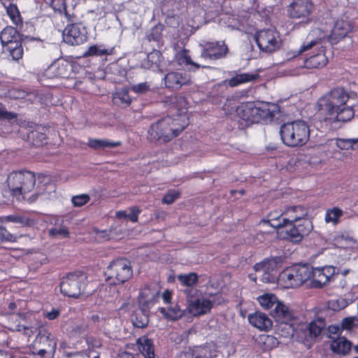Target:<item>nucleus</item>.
Returning a JSON list of instances; mask_svg holds the SVG:
<instances>
[{"label": "nucleus", "mask_w": 358, "mask_h": 358, "mask_svg": "<svg viewBox=\"0 0 358 358\" xmlns=\"http://www.w3.org/2000/svg\"><path fill=\"white\" fill-rule=\"evenodd\" d=\"M336 268L333 266L311 268L309 266L311 287L322 288L331 281L334 280Z\"/></svg>", "instance_id": "2eb2a0df"}, {"label": "nucleus", "mask_w": 358, "mask_h": 358, "mask_svg": "<svg viewBox=\"0 0 358 358\" xmlns=\"http://www.w3.org/2000/svg\"><path fill=\"white\" fill-rule=\"evenodd\" d=\"M6 13L14 24L18 26L22 23V20L17 6L14 3H10L6 7Z\"/></svg>", "instance_id": "4c0bfd02"}, {"label": "nucleus", "mask_w": 358, "mask_h": 358, "mask_svg": "<svg viewBox=\"0 0 358 358\" xmlns=\"http://www.w3.org/2000/svg\"><path fill=\"white\" fill-rule=\"evenodd\" d=\"M327 329L329 334H338L341 331V327L338 325H329Z\"/></svg>", "instance_id": "774afa93"}, {"label": "nucleus", "mask_w": 358, "mask_h": 358, "mask_svg": "<svg viewBox=\"0 0 358 358\" xmlns=\"http://www.w3.org/2000/svg\"><path fill=\"white\" fill-rule=\"evenodd\" d=\"M131 90L136 94H145L150 90V85L147 82L140 83L131 87Z\"/></svg>", "instance_id": "603ef678"}, {"label": "nucleus", "mask_w": 358, "mask_h": 358, "mask_svg": "<svg viewBox=\"0 0 358 358\" xmlns=\"http://www.w3.org/2000/svg\"><path fill=\"white\" fill-rule=\"evenodd\" d=\"M317 45V41H311L310 42L306 43V44H303L300 50H299V52L301 53V52H306L308 50H310L313 47Z\"/></svg>", "instance_id": "69168bd1"}, {"label": "nucleus", "mask_w": 358, "mask_h": 358, "mask_svg": "<svg viewBox=\"0 0 358 358\" xmlns=\"http://www.w3.org/2000/svg\"><path fill=\"white\" fill-rule=\"evenodd\" d=\"M131 101L127 88H121L113 95V101L117 106L128 107L131 103Z\"/></svg>", "instance_id": "2f4dec72"}, {"label": "nucleus", "mask_w": 358, "mask_h": 358, "mask_svg": "<svg viewBox=\"0 0 358 358\" xmlns=\"http://www.w3.org/2000/svg\"><path fill=\"white\" fill-rule=\"evenodd\" d=\"M176 59L180 65H191L194 66L196 69L200 68L199 64L192 61L189 55V50L187 49H182V50L179 51L176 55Z\"/></svg>", "instance_id": "c9c22d12"}, {"label": "nucleus", "mask_w": 358, "mask_h": 358, "mask_svg": "<svg viewBox=\"0 0 358 358\" xmlns=\"http://www.w3.org/2000/svg\"><path fill=\"white\" fill-rule=\"evenodd\" d=\"M198 275L192 272L187 274H180L178 275V280L183 286L192 287L198 282Z\"/></svg>", "instance_id": "e433bc0d"}, {"label": "nucleus", "mask_w": 358, "mask_h": 358, "mask_svg": "<svg viewBox=\"0 0 358 358\" xmlns=\"http://www.w3.org/2000/svg\"><path fill=\"white\" fill-rule=\"evenodd\" d=\"M349 94L343 87H335L321 96L317 101L320 121L329 130L334 124L347 122L354 117V110L347 105Z\"/></svg>", "instance_id": "f257e3e1"}, {"label": "nucleus", "mask_w": 358, "mask_h": 358, "mask_svg": "<svg viewBox=\"0 0 358 358\" xmlns=\"http://www.w3.org/2000/svg\"><path fill=\"white\" fill-rule=\"evenodd\" d=\"M162 299L165 303H171L172 299V293L171 291L166 289L162 293Z\"/></svg>", "instance_id": "338daca9"}, {"label": "nucleus", "mask_w": 358, "mask_h": 358, "mask_svg": "<svg viewBox=\"0 0 358 358\" xmlns=\"http://www.w3.org/2000/svg\"><path fill=\"white\" fill-rule=\"evenodd\" d=\"M180 196V192L177 190H171L167 192L162 198V202L166 204H172Z\"/></svg>", "instance_id": "de8ad7c7"}, {"label": "nucleus", "mask_w": 358, "mask_h": 358, "mask_svg": "<svg viewBox=\"0 0 358 358\" xmlns=\"http://www.w3.org/2000/svg\"><path fill=\"white\" fill-rule=\"evenodd\" d=\"M289 210L301 211L299 215H290L289 222H294L293 224L296 227L303 238V237L308 236L313 229L312 222L306 217L307 216V210L301 206H293Z\"/></svg>", "instance_id": "f3484780"}, {"label": "nucleus", "mask_w": 358, "mask_h": 358, "mask_svg": "<svg viewBox=\"0 0 358 358\" xmlns=\"http://www.w3.org/2000/svg\"><path fill=\"white\" fill-rule=\"evenodd\" d=\"M160 289L158 285L151 282L143 285L137 297L138 307L144 311H150V308L158 301Z\"/></svg>", "instance_id": "f8f14e48"}, {"label": "nucleus", "mask_w": 358, "mask_h": 358, "mask_svg": "<svg viewBox=\"0 0 358 358\" xmlns=\"http://www.w3.org/2000/svg\"><path fill=\"white\" fill-rule=\"evenodd\" d=\"M87 282V275L82 271L67 273L60 282L61 293L70 298L78 299L84 292Z\"/></svg>", "instance_id": "6e6552de"}, {"label": "nucleus", "mask_w": 358, "mask_h": 358, "mask_svg": "<svg viewBox=\"0 0 358 358\" xmlns=\"http://www.w3.org/2000/svg\"><path fill=\"white\" fill-rule=\"evenodd\" d=\"M73 89L80 91V92L85 93L87 92V87L86 83L83 80H77L75 82Z\"/></svg>", "instance_id": "0e129e2a"}, {"label": "nucleus", "mask_w": 358, "mask_h": 358, "mask_svg": "<svg viewBox=\"0 0 358 358\" xmlns=\"http://www.w3.org/2000/svg\"><path fill=\"white\" fill-rule=\"evenodd\" d=\"M183 315V311L179 308L178 305H175L173 307L169 308L165 316L171 320L176 321L179 320Z\"/></svg>", "instance_id": "79ce46f5"}, {"label": "nucleus", "mask_w": 358, "mask_h": 358, "mask_svg": "<svg viewBox=\"0 0 358 358\" xmlns=\"http://www.w3.org/2000/svg\"><path fill=\"white\" fill-rule=\"evenodd\" d=\"M255 41L260 50L265 52H274L279 48L278 32L271 29L257 31Z\"/></svg>", "instance_id": "ddd939ff"}, {"label": "nucleus", "mask_w": 358, "mask_h": 358, "mask_svg": "<svg viewBox=\"0 0 358 358\" xmlns=\"http://www.w3.org/2000/svg\"><path fill=\"white\" fill-rule=\"evenodd\" d=\"M259 78V75L257 73H243L236 74L235 76L231 77L229 80L228 83L230 87H236L244 83L257 80Z\"/></svg>", "instance_id": "cd10ccee"}, {"label": "nucleus", "mask_w": 358, "mask_h": 358, "mask_svg": "<svg viewBox=\"0 0 358 358\" xmlns=\"http://www.w3.org/2000/svg\"><path fill=\"white\" fill-rule=\"evenodd\" d=\"M280 262V257H275L269 259H266L262 262V268L266 270H274L277 268L278 264Z\"/></svg>", "instance_id": "49530a36"}, {"label": "nucleus", "mask_w": 358, "mask_h": 358, "mask_svg": "<svg viewBox=\"0 0 358 358\" xmlns=\"http://www.w3.org/2000/svg\"><path fill=\"white\" fill-rule=\"evenodd\" d=\"M236 112L246 127L255 123H266L274 117L267 106L257 107L252 101L242 103L237 107Z\"/></svg>", "instance_id": "39448f33"}, {"label": "nucleus", "mask_w": 358, "mask_h": 358, "mask_svg": "<svg viewBox=\"0 0 358 358\" xmlns=\"http://www.w3.org/2000/svg\"><path fill=\"white\" fill-rule=\"evenodd\" d=\"M102 45H90L83 54L85 57L109 55L111 51L108 49L101 48Z\"/></svg>", "instance_id": "ea45409f"}, {"label": "nucleus", "mask_w": 358, "mask_h": 358, "mask_svg": "<svg viewBox=\"0 0 358 358\" xmlns=\"http://www.w3.org/2000/svg\"><path fill=\"white\" fill-rule=\"evenodd\" d=\"M328 63L327 57L325 55V48L322 45L317 47L313 54L303 62V66L307 69H321Z\"/></svg>", "instance_id": "aec40b11"}, {"label": "nucleus", "mask_w": 358, "mask_h": 358, "mask_svg": "<svg viewBox=\"0 0 358 358\" xmlns=\"http://www.w3.org/2000/svg\"><path fill=\"white\" fill-rule=\"evenodd\" d=\"M87 343L89 348L95 349V348H99L102 345V342L99 338L93 337V336H89L87 338Z\"/></svg>", "instance_id": "4d7b16f0"}, {"label": "nucleus", "mask_w": 358, "mask_h": 358, "mask_svg": "<svg viewBox=\"0 0 358 358\" xmlns=\"http://www.w3.org/2000/svg\"><path fill=\"white\" fill-rule=\"evenodd\" d=\"M258 301L262 307L266 310L271 309L274 305L276 306L278 302L277 297L274 294H265L258 298Z\"/></svg>", "instance_id": "58836bf2"}, {"label": "nucleus", "mask_w": 358, "mask_h": 358, "mask_svg": "<svg viewBox=\"0 0 358 358\" xmlns=\"http://www.w3.org/2000/svg\"><path fill=\"white\" fill-rule=\"evenodd\" d=\"M3 224H0V243L3 242H9V243H15L17 241V236L11 233H10L4 227L2 226Z\"/></svg>", "instance_id": "c03bdc74"}, {"label": "nucleus", "mask_w": 358, "mask_h": 358, "mask_svg": "<svg viewBox=\"0 0 358 358\" xmlns=\"http://www.w3.org/2000/svg\"><path fill=\"white\" fill-rule=\"evenodd\" d=\"M315 10L312 0H293L287 6V16L301 22L308 23L311 21L310 15Z\"/></svg>", "instance_id": "9b49d317"}, {"label": "nucleus", "mask_w": 358, "mask_h": 358, "mask_svg": "<svg viewBox=\"0 0 358 358\" xmlns=\"http://www.w3.org/2000/svg\"><path fill=\"white\" fill-rule=\"evenodd\" d=\"M66 21L69 22V24L72 23H79L78 17L74 13H70L66 8L65 10L63 11V13Z\"/></svg>", "instance_id": "e2e57ef3"}, {"label": "nucleus", "mask_w": 358, "mask_h": 358, "mask_svg": "<svg viewBox=\"0 0 358 358\" xmlns=\"http://www.w3.org/2000/svg\"><path fill=\"white\" fill-rule=\"evenodd\" d=\"M289 217L284 216V213L280 210H275L270 212L265 217L262 218L259 224H268L273 229H279L285 227L289 223Z\"/></svg>", "instance_id": "412c9836"}, {"label": "nucleus", "mask_w": 358, "mask_h": 358, "mask_svg": "<svg viewBox=\"0 0 358 358\" xmlns=\"http://www.w3.org/2000/svg\"><path fill=\"white\" fill-rule=\"evenodd\" d=\"M174 101L173 103L178 110V113L176 115L171 117V120L174 123L171 124V128L181 127L184 123V129L187 127L189 122L187 115V104L188 102L185 97L182 96H176L174 97Z\"/></svg>", "instance_id": "a211bd4d"}, {"label": "nucleus", "mask_w": 358, "mask_h": 358, "mask_svg": "<svg viewBox=\"0 0 358 358\" xmlns=\"http://www.w3.org/2000/svg\"><path fill=\"white\" fill-rule=\"evenodd\" d=\"M17 114L8 111L4 106L0 103V120H12L17 118Z\"/></svg>", "instance_id": "5fc2aeb1"}, {"label": "nucleus", "mask_w": 358, "mask_h": 358, "mask_svg": "<svg viewBox=\"0 0 358 358\" xmlns=\"http://www.w3.org/2000/svg\"><path fill=\"white\" fill-rule=\"evenodd\" d=\"M105 281L110 285H121L133 277L131 262L127 258L120 257L111 261L106 268Z\"/></svg>", "instance_id": "20e7f679"}, {"label": "nucleus", "mask_w": 358, "mask_h": 358, "mask_svg": "<svg viewBox=\"0 0 358 358\" xmlns=\"http://www.w3.org/2000/svg\"><path fill=\"white\" fill-rule=\"evenodd\" d=\"M272 315L277 321L285 324H289L294 319L292 311L280 301L275 306Z\"/></svg>", "instance_id": "393cba45"}, {"label": "nucleus", "mask_w": 358, "mask_h": 358, "mask_svg": "<svg viewBox=\"0 0 358 358\" xmlns=\"http://www.w3.org/2000/svg\"><path fill=\"white\" fill-rule=\"evenodd\" d=\"M50 6L55 12L62 14L63 11L66 8V0H52Z\"/></svg>", "instance_id": "3c124183"}, {"label": "nucleus", "mask_w": 358, "mask_h": 358, "mask_svg": "<svg viewBox=\"0 0 358 358\" xmlns=\"http://www.w3.org/2000/svg\"><path fill=\"white\" fill-rule=\"evenodd\" d=\"M35 137L39 138L38 141H36V143H34V142L33 143L36 146L41 145L43 144V141L46 139L45 135L44 134L40 133L38 131H31L29 134V138H35Z\"/></svg>", "instance_id": "052dcab7"}, {"label": "nucleus", "mask_w": 358, "mask_h": 358, "mask_svg": "<svg viewBox=\"0 0 358 358\" xmlns=\"http://www.w3.org/2000/svg\"><path fill=\"white\" fill-rule=\"evenodd\" d=\"M163 81L166 88L171 90H178L185 85L192 83L191 76L185 71H172L167 73Z\"/></svg>", "instance_id": "dca6fc26"}, {"label": "nucleus", "mask_w": 358, "mask_h": 358, "mask_svg": "<svg viewBox=\"0 0 358 358\" xmlns=\"http://www.w3.org/2000/svg\"><path fill=\"white\" fill-rule=\"evenodd\" d=\"M310 273L308 264H294L279 273L278 283L285 289L297 287L310 280Z\"/></svg>", "instance_id": "423d86ee"}, {"label": "nucleus", "mask_w": 358, "mask_h": 358, "mask_svg": "<svg viewBox=\"0 0 358 358\" xmlns=\"http://www.w3.org/2000/svg\"><path fill=\"white\" fill-rule=\"evenodd\" d=\"M147 59L151 65H155L156 67H159L162 62V54L160 51L155 50L148 54Z\"/></svg>", "instance_id": "a18cd8bd"}, {"label": "nucleus", "mask_w": 358, "mask_h": 358, "mask_svg": "<svg viewBox=\"0 0 358 358\" xmlns=\"http://www.w3.org/2000/svg\"><path fill=\"white\" fill-rule=\"evenodd\" d=\"M171 117H165L156 123L152 124L148 130V136L151 140L162 141L164 143L169 142L173 138L178 136L184 130V123L181 127L171 128Z\"/></svg>", "instance_id": "1a4fd4ad"}, {"label": "nucleus", "mask_w": 358, "mask_h": 358, "mask_svg": "<svg viewBox=\"0 0 358 358\" xmlns=\"http://www.w3.org/2000/svg\"><path fill=\"white\" fill-rule=\"evenodd\" d=\"M49 234L52 237L62 236L67 238L69 236V231L66 227H54L49 230Z\"/></svg>", "instance_id": "8fccbe9b"}, {"label": "nucleus", "mask_w": 358, "mask_h": 358, "mask_svg": "<svg viewBox=\"0 0 358 358\" xmlns=\"http://www.w3.org/2000/svg\"><path fill=\"white\" fill-rule=\"evenodd\" d=\"M248 320L251 325L262 331H268L273 326L272 320L260 311L249 314Z\"/></svg>", "instance_id": "4be33fe9"}, {"label": "nucleus", "mask_w": 358, "mask_h": 358, "mask_svg": "<svg viewBox=\"0 0 358 358\" xmlns=\"http://www.w3.org/2000/svg\"><path fill=\"white\" fill-rule=\"evenodd\" d=\"M343 215V210L338 207H334L331 209H329L326 212L325 221L326 222H333L337 224L339 218Z\"/></svg>", "instance_id": "a19ab883"}, {"label": "nucleus", "mask_w": 358, "mask_h": 358, "mask_svg": "<svg viewBox=\"0 0 358 358\" xmlns=\"http://www.w3.org/2000/svg\"><path fill=\"white\" fill-rule=\"evenodd\" d=\"M56 348L55 338L46 329L39 331L29 347L33 355L41 358H52Z\"/></svg>", "instance_id": "9d476101"}, {"label": "nucleus", "mask_w": 358, "mask_h": 358, "mask_svg": "<svg viewBox=\"0 0 358 358\" xmlns=\"http://www.w3.org/2000/svg\"><path fill=\"white\" fill-rule=\"evenodd\" d=\"M275 229L268 231H259L256 234V238L261 241H270L275 237Z\"/></svg>", "instance_id": "864d4df0"}, {"label": "nucleus", "mask_w": 358, "mask_h": 358, "mask_svg": "<svg viewBox=\"0 0 358 358\" xmlns=\"http://www.w3.org/2000/svg\"><path fill=\"white\" fill-rule=\"evenodd\" d=\"M61 314V310L59 308H52L51 310L47 311L44 313L45 318L49 320H54L59 317Z\"/></svg>", "instance_id": "bf43d9fd"}, {"label": "nucleus", "mask_w": 358, "mask_h": 358, "mask_svg": "<svg viewBox=\"0 0 358 358\" xmlns=\"http://www.w3.org/2000/svg\"><path fill=\"white\" fill-rule=\"evenodd\" d=\"M13 222L18 224L22 227L31 226L34 224V220L27 216L13 214L6 216H0V223Z\"/></svg>", "instance_id": "c85d7f7f"}, {"label": "nucleus", "mask_w": 358, "mask_h": 358, "mask_svg": "<svg viewBox=\"0 0 358 358\" xmlns=\"http://www.w3.org/2000/svg\"><path fill=\"white\" fill-rule=\"evenodd\" d=\"M138 348L145 358H155L154 345L151 339L142 336L137 340Z\"/></svg>", "instance_id": "bb28decb"}, {"label": "nucleus", "mask_w": 358, "mask_h": 358, "mask_svg": "<svg viewBox=\"0 0 358 358\" xmlns=\"http://www.w3.org/2000/svg\"><path fill=\"white\" fill-rule=\"evenodd\" d=\"M65 43L71 45H80L88 39V33L81 23L68 24L63 31Z\"/></svg>", "instance_id": "4468645a"}, {"label": "nucleus", "mask_w": 358, "mask_h": 358, "mask_svg": "<svg viewBox=\"0 0 358 358\" xmlns=\"http://www.w3.org/2000/svg\"><path fill=\"white\" fill-rule=\"evenodd\" d=\"M162 31L163 29L161 25H156L153 27L150 30L149 34L147 36L148 40L149 41H159L162 38Z\"/></svg>", "instance_id": "37998d69"}, {"label": "nucleus", "mask_w": 358, "mask_h": 358, "mask_svg": "<svg viewBox=\"0 0 358 358\" xmlns=\"http://www.w3.org/2000/svg\"><path fill=\"white\" fill-rule=\"evenodd\" d=\"M0 41L3 53L8 54L13 60L22 59L24 49L20 32L11 26L6 27L0 34Z\"/></svg>", "instance_id": "0eeeda50"}, {"label": "nucleus", "mask_w": 358, "mask_h": 358, "mask_svg": "<svg viewBox=\"0 0 358 358\" xmlns=\"http://www.w3.org/2000/svg\"><path fill=\"white\" fill-rule=\"evenodd\" d=\"M282 231L280 232V238L281 239H285L294 243H300L303 240L301 234L294 224H292L289 230L285 231V236H282Z\"/></svg>", "instance_id": "f704fd0d"}, {"label": "nucleus", "mask_w": 358, "mask_h": 358, "mask_svg": "<svg viewBox=\"0 0 358 358\" xmlns=\"http://www.w3.org/2000/svg\"><path fill=\"white\" fill-rule=\"evenodd\" d=\"M150 311H144L140 308L134 311L131 315V320L134 327L137 328H144L147 327L149 322Z\"/></svg>", "instance_id": "473e14b6"}, {"label": "nucleus", "mask_w": 358, "mask_h": 358, "mask_svg": "<svg viewBox=\"0 0 358 358\" xmlns=\"http://www.w3.org/2000/svg\"><path fill=\"white\" fill-rule=\"evenodd\" d=\"M330 348L334 353L346 355L350 351L351 343L344 337H338L331 341Z\"/></svg>", "instance_id": "a878e982"}, {"label": "nucleus", "mask_w": 358, "mask_h": 358, "mask_svg": "<svg viewBox=\"0 0 358 358\" xmlns=\"http://www.w3.org/2000/svg\"><path fill=\"white\" fill-rule=\"evenodd\" d=\"M212 307L213 303L210 300L196 299L189 303L188 310L194 316H199L210 312Z\"/></svg>", "instance_id": "5701e85b"}, {"label": "nucleus", "mask_w": 358, "mask_h": 358, "mask_svg": "<svg viewBox=\"0 0 358 358\" xmlns=\"http://www.w3.org/2000/svg\"><path fill=\"white\" fill-rule=\"evenodd\" d=\"M71 71V65L66 60H57L52 64L48 71L52 74L53 77L67 78Z\"/></svg>", "instance_id": "b1692460"}, {"label": "nucleus", "mask_w": 358, "mask_h": 358, "mask_svg": "<svg viewBox=\"0 0 358 358\" xmlns=\"http://www.w3.org/2000/svg\"><path fill=\"white\" fill-rule=\"evenodd\" d=\"M258 347L263 351H268L275 348L278 341L275 337L268 334H262L256 339Z\"/></svg>", "instance_id": "c756f323"}, {"label": "nucleus", "mask_w": 358, "mask_h": 358, "mask_svg": "<svg viewBox=\"0 0 358 358\" xmlns=\"http://www.w3.org/2000/svg\"><path fill=\"white\" fill-rule=\"evenodd\" d=\"M6 182L10 194L18 200L21 196L29 203H33L38 196V193L36 192L27 197V194L34 189L36 184V176L34 172L14 171L8 176Z\"/></svg>", "instance_id": "f03ea898"}, {"label": "nucleus", "mask_w": 358, "mask_h": 358, "mask_svg": "<svg viewBox=\"0 0 358 358\" xmlns=\"http://www.w3.org/2000/svg\"><path fill=\"white\" fill-rule=\"evenodd\" d=\"M354 326V319L352 317H345L341 322V328L343 329L350 330Z\"/></svg>", "instance_id": "680f3d73"}, {"label": "nucleus", "mask_w": 358, "mask_h": 358, "mask_svg": "<svg viewBox=\"0 0 358 358\" xmlns=\"http://www.w3.org/2000/svg\"><path fill=\"white\" fill-rule=\"evenodd\" d=\"M90 197L88 194H80L74 196L71 199V201L74 206L80 207L88 203Z\"/></svg>", "instance_id": "09e8293b"}, {"label": "nucleus", "mask_w": 358, "mask_h": 358, "mask_svg": "<svg viewBox=\"0 0 358 358\" xmlns=\"http://www.w3.org/2000/svg\"><path fill=\"white\" fill-rule=\"evenodd\" d=\"M280 134L287 146L301 147L309 140L310 129L305 121L298 120L282 124Z\"/></svg>", "instance_id": "7ed1b4c3"}, {"label": "nucleus", "mask_w": 358, "mask_h": 358, "mask_svg": "<svg viewBox=\"0 0 358 358\" xmlns=\"http://www.w3.org/2000/svg\"><path fill=\"white\" fill-rule=\"evenodd\" d=\"M228 52V47L224 42H207L204 44L201 57L205 59L217 60L224 57Z\"/></svg>", "instance_id": "6ab92c4d"}, {"label": "nucleus", "mask_w": 358, "mask_h": 358, "mask_svg": "<svg viewBox=\"0 0 358 358\" xmlns=\"http://www.w3.org/2000/svg\"><path fill=\"white\" fill-rule=\"evenodd\" d=\"M326 327V321L323 317H317L309 323L308 332L310 336L317 337Z\"/></svg>", "instance_id": "72a5a7b5"}, {"label": "nucleus", "mask_w": 358, "mask_h": 358, "mask_svg": "<svg viewBox=\"0 0 358 358\" xmlns=\"http://www.w3.org/2000/svg\"><path fill=\"white\" fill-rule=\"evenodd\" d=\"M121 145V141H113L108 139L90 138L87 142V145L94 150L113 148Z\"/></svg>", "instance_id": "7c9ffc66"}, {"label": "nucleus", "mask_w": 358, "mask_h": 358, "mask_svg": "<svg viewBox=\"0 0 358 358\" xmlns=\"http://www.w3.org/2000/svg\"><path fill=\"white\" fill-rule=\"evenodd\" d=\"M193 358H205L206 357V349L201 346L194 348L192 351Z\"/></svg>", "instance_id": "13d9d810"}, {"label": "nucleus", "mask_w": 358, "mask_h": 358, "mask_svg": "<svg viewBox=\"0 0 358 358\" xmlns=\"http://www.w3.org/2000/svg\"><path fill=\"white\" fill-rule=\"evenodd\" d=\"M130 213L127 214V219L132 222H137L138 220V215L141 210L137 206H133L129 208Z\"/></svg>", "instance_id": "6e6d98bb"}]
</instances>
